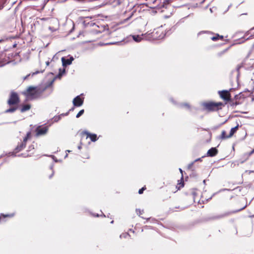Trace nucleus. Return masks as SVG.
Segmentation results:
<instances>
[{"mask_svg": "<svg viewBox=\"0 0 254 254\" xmlns=\"http://www.w3.org/2000/svg\"><path fill=\"white\" fill-rule=\"evenodd\" d=\"M81 147L80 146H78V148L80 149Z\"/></svg>", "mask_w": 254, "mask_h": 254, "instance_id": "obj_35", "label": "nucleus"}, {"mask_svg": "<svg viewBox=\"0 0 254 254\" xmlns=\"http://www.w3.org/2000/svg\"><path fill=\"white\" fill-rule=\"evenodd\" d=\"M179 170H180V171L181 172V173H183L182 170L181 169H180Z\"/></svg>", "mask_w": 254, "mask_h": 254, "instance_id": "obj_33", "label": "nucleus"}, {"mask_svg": "<svg viewBox=\"0 0 254 254\" xmlns=\"http://www.w3.org/2000/svg\"><path fill=\"white\" fill-rule=\"evenodd\" d=\"M136 212L138 216H140L141 218H144L143 217H141V215L143 214L144 213L143 210H141L140 209H136Z\"/></svg>", "mask_w": 254, "mask_h": 254, "instance_id": "obj_22", "label": "nucleus"}, {"mask_svg": "<svg viewBox=\"0 0 254 254\" xmlns=\"http://www.w3.org/2000/svg\"><path fill=\"white\" fill-rule=\"evenodd\" d=\"M65 72V69L64 68H60L59 69V73L58 74V76L60 78L62 75Z\"/></svg>", "mask_w": 254, "mask_h": 254, "instance_id": "obj_21", "label": "nucleus"}, {"mask_svg": "<svg viewBox=\"0 0 254 254\" xmlns=\"http://www.w3.org/2000/svg\"><path fill=\"white\" fill-rule=\"evenodd\" d=\"M193 163H191V164H189L188 166V168L189 169H190L191 167L193 166Z\"/></svg>", "mask_w": 254, "mask_h": 254, "instance_id": "obj_31", "label": "nucleus"}, {"mask_svg": "<svg viewBox=\"0 0 254 254\" xmlns=\"http://www.w3.org/2000/svg\"><path fill=\"white\" fill-rule=\"evenodd\" d=\"M240 95H235L234 98L232 99L230 102V107L235 108L237 106L243 103V101L240 99Z\"/></svg>", "mask_w": 254, "mask_h": 254, "instance_id": "obj_9", "label": "nucleus"}, {"mask_svg": "<svg viewBox=\"0 0 254 254\" xmlns=\"http://www.w3.org/2000/svg\"><path fill=\"white\" fill-rule=\"evenodd\" d=\"M232 89H230L229 90H223L218 91V94L221 99H222L224 101L223 104H227V103H229L230 105V102H231L232 98L230 92L231 91Z\"/></svg>", "mask_w": 254, "mask_h": 254, "instance_id": "obj_4", "label": "nucleus"}, {"mask_svg": "<svg viewBox=\"0 0 254 254\" xmlns=\"http://www.w3.org/2000/svg\"><path fill=\"white\" fill-rule=\"evenodd\" d=\"M150 218H147V219H146V220H147V221H148V220H150Z\"/></svg>", "mask_w": 254, "mask_h": 254, "instance_id": "obj_34", "label": "nucleus"}, {"mask_svg": "<svg viewBox=\"0 0 254 254\" xmlns=\"http://www.w3.org/2000/svg\"><path fill=\"white\" fill-rule=\"evenodd\" d=\"M46 88L39 86H29L23 92V94L28 100H33L40 98Z\"/></svg>", "mask_w": 254, "mask_h": 254, "instance_id": "obj_1", "label": "nucleus"}, {"mask_svg": "<svg viewBox=\"0 0 254 254\" xmlns=\"http://www.w3.org/2000/svg\"><path fill=\"white\" fill-rule=\"evenodd\" d=\"M204 33H208L211 34H213L214 36L211 37V39L213 41H216L218 40H223L224 37L222 35H220L218 34H215L212 32L205 31Z\"/></svg>", "mask_w": 254, "mask_h": 254, "instance_id": "obj_13", "label": "nucleus"}, {"mask_svg": "<svg viewBox=\"0 0 254 254\" xmlns=\"http://www.w3.org/2000/svg\"><path fill=\"white\" fill-rule=\"evenodd\" d=\"M84 112V110L83 109L80 110L78 113L76 115V117L77 118H79L81 115H82L83 114Z\"/></svg>", "mask_w": 254, "mask_h": 254, "instance_id": "obj_25", "label": "nucleus"}, {"mask_svg": "<svg viewBox=\"0 0 254 254\" xmlns=\"http://www.w3.org/2000/svg\"><path fill=\"white\" fill-rule=\"evenodd\" d=\"M80 135L81 137V140H83L84 139H87L90 138L91 141H95L97 140V136L96 134L90 133L87 131H82L80 132Z\"/></svg>", "mask_w": 254, "mask_h": 254, "instance_id": "obj_8", "label": "nucleus"}, {"mask_svg": "<svg viewBox=\"0 0 254 254\" xmlns=\"http://www.w3.org/2000/svg\"><path fill=\"white\" fill-rule=\"evenodd\" d=\"M146 189V187L145 186H144L141 189L139 190L138 193L140 194H142L143 193L144 190H145Z\"/></svg>", "mask_w": 254, "mask_h": 254, "instance_id": "obj_26", "label": "nucleus"}, {"mask_svg": "<svg viewBox=\"0 0 254 254\" xmlns=\"http://www.w3.org/2000/svg\"><path fill=\"white\" fill-rule=\"evenodd\" d=\"M218 151L215 147H212L207 151V154L208 156L213 157L218 154Z\"/></svg>", "mask_w": 254, "mask_h": 254, "instance_id": "obj_16", "label": "nucleus"}, {"mask_svg": "<svg viewBox=\"0 0 254 254\" xmlns=\"http://www.w3.org/2000/svg\"><path fill=\"white\" fill-rule=\"evenodd\" d=\"M31 133L30 131L26 133V136L23 138V139L20 142H19L14 149L15 153H18L22 150L26 145L27 140L31 138Z\"/></svg>", "mask_w": 254, "mask_h": 254, "instance_id": "obj_5", "label": "nucleus"}, {"mask_svg": "<svg viewBox=\"0 0 254 254\" xmlns=\"http://www.w3.org/2000/svg\"><path fill=\"white\" fill-rule=\"evenodd\" d=\"M74 107L72 108L71 109H70V110H69V111H73V110H74Z\"/></svg>", "mask_w": 254, "mask_h": 254, "instance_id": "obj_32", "label": "nucleus"}, {"mask_svg": "<svg viewBox=\"0 0 254 254\" xmlns=\"http://www.w3.org/2000/svg\"><path fill=\"white\" fill-rule=\"evenodd\" d=\"M244 208H245V207H242V208H240V209H238V210H234V211H231V212H228L227 214V215H230V214H232V213H235L238 212H239V211H241V210H243V209H244Z\"/></svg>", "mask_w": 254, "mask_h": 254, "instance_id": "obj_24", "label": "nucleus"}, {"mask_svg": "<svg viewBox=\"0 0 254 254\" xmlns=\"http://www.w3.org/2000/svg\"><path fill=\"white\" fill-rule=\"evenodd\" d=\"M225 106V104L223 102H215L212 101L204 102L202 104V107L203 110L207 112H218L222 110Z\"/></svg>", "mask_w": 254, "mask_h": 254, "instance_id": "obj_2", "label": "nucleus"}, {"mask_svg": "<svg viewBox=\"0 0 254 254\" xmlns=\"http://www.w3.org/2000/svg\"><path fill=\"white\" fill-rule=\"evenodd\" d=\"M180 181V182L178 183L177 185L174 186L175 189H172V192H175L184 186V182L183 181V177H182L181 180Z\"/></svg>", "mask_w": 254, "mask_h": 254, "instance_id": "obj_15", "label": "nucleus"}, {"mask_svg": "<svg viewBox=\"0 0 254 254\" xmlns=\"http://www.w3.org/2000/svg\"><path fill=\"white\" fill-rule=\"evenodd\" d=\"M14 215V213H10L7 214H0V223H4L6 221V218H11Z\"/></svg>", "mask_w": 254, "mask_h": 254, "instance_id": "obj_12", "label": "nucleus"}, {"mask_svg": "<svg viewBox=\"0 0 254 254\" xmlns=\"http://www.w3.org/2000/svg\"><path fill=\"white\" fill-rule=\"evenodd\" d=\"M165 32L162 27L154 29V30L148 34V37L152 40H157L163 39L165 36Z\"/></svg>", "mask_w": 254, "mask_h": 254, "instance_id": "obj_3", "label": "nucleus"}, {"mask_svg": "<svg viewBox=\"0 0 254 254\" xmlns=\"http://www.w3.org/2000/svg\"><path fill=\"white\" fill-rule=\"evenodd\" d=\"M20 102V99L18 94L14 91L10 93L9 99L7 101V104L9 106L18 104Z\"/></svg>", "mask_w": 254, "mask_h": 254, "instance_id": "obj_6", "label": "nucleus"}, {"mask_svg": "<svg viewBox=\"0 0 254 254\" xmlns=\"http://www.w3.org/2000/svg\"><path fill=\"white\" fill-rule=\"evenodd\" d=\"M17 107H12L7 109L6 111V113H12L15 111L17 109Z\"/></svg>", "mask_w": 254, "mask_h": 254, "instance_id": "obj_23", "label": "nucleus"}, {"mask_svg": "<svg viewBox=\"0 0 254 254\" xmlns=\"http://www.w3.org/2000/svg\"><path fill=\"white\" fill-rule=\"evenodd\" d=\"M31 109V105L30 104H25L23 105L20 111L21 113L25 112Z\"/></svg>", "mask_w": 254, "mask_h": 254, "instance_id": "obj_17", "label": "nucleus"}, {"mask_svg": "<svg viewBox=\"0 0 254 254\" xmlns=\"http://www.w3.org/2000/svg\"><path fill=\"white\" fill-rule=\"evenodd\" d=\"M230 48V47H228V48L225 49L224 50H223V51L220 52L218 53V55L219 56H221L222 54H223L224 53L226 52L229 49V48Z\"/></svg>", "mask_w": 254, "mask_h": 254, "instance_id": "obj_28", "label": "nucleus"}, {"mask_svg": "<svg viewBox=\"0 0 254 254\" xmlns=\"http://www.w3.org/2000/svg\"><path fill=\"white\" fill-rule=\"evenodd\" d=\"M236 95H240V99L242 100V101H243V102L244 101L245 97L244 95L243 94V93H240L239 94H237Z\"/></svg>", "mask_w": 254, "mask_h": 254, "instance_id": "obj_29", "label": "nucleus"}, {"mask_svg": "<svg viewBox=\"0 0 254 254\" xmlns=\"http://www.w3.org/2000/svg\"><path fill=\"white\" fill-rule=\"evenodd\" d=\"M221 139H226L229 138H230L229 135H227L226 131L225 130H222L221 134Z\"/></svg>", "mask_w": 254, "mask_h": 254, "instance_id": "obj_19", "label": "nucleus"}, {"mask_svg": "<svg viewBox=\"0 0 254 254\" xmlns=\"http://www.w3.org/2000/svg\"><path fill=\"white\" fill-rule=\"evenodd\" d=\"M238 128L239 125H237V126H236L235 127L232 128L229 133V136L231 137L234 134V133H235L237 132Z\"/></svg>", "mask_w": 254, "mask_h": 254, "instance_id": "obj_18", "label": "nucleus"}, {"mask_svg": "<svg viewBox=\"0 0 254 254\" xmlns=\"http://www.w3.org/2000/svg\"><path fill=\"white\" fill-rule=\"evenodd\" d=\"M133 39L136 42H139L141 40V38L138 36H133Z\"/></svg>", "mask_w": 254, "mask_h": 254, "instance_id": "obj_27", "label": "nucleus"}, {"mask_svg": "<svg viewBox=\"0 0 254 254\" xmlns=\"http://www.w3.org/2000/svg\"><path fill=\"white\" fill-rule=\"evenodd\" d=\"M180 107L182 108H185L188 110L190 109V105L188 103H183L180 104Z\"/></svg>", "mask_w": 254, "mask_h": 254, "instance_id": "obj_20", "label": "nucleus"}, {"mask_svg": "<svg viewBox=\"0 0 254 254\" xmlns=\"http://www.w3.org/2000/svg\"><path fill=\"white\" fill-rule=\"evenodd\" d=\"M249 20V17L247 13H243L238 17V21L239 22H245Z\"/></svg>", "mask_w": 254, "mask_h": 254, "instance_id": "obj_14", "label": "nucleus"}, {"mask_svg": "<svg viewBox=\"0 0 254 254\" xmlns=\"http://www.w3.org/2000/svg\"><path fill=\"white\" fill-rule=\"evenodd\" d=\"M34 145H31L29 146V151H30L31 150H34Z\"/></svg>", "mask_w": 254, "mask_h": 254, "instance_id": "obj_30", "label": "nucleus"}, {"mask_svg": "<svg viewBox=\"0 0 254 254\" xmlns=\"http://www.w3.org/2000/svg\"><path fill=\"white\" fill-rule=\"evenodd\" d=\"M49 130V127L47 126H39L35 130L36 136H40L46 135Z\"/></svg>", "mask_w": 254, "mask_h": 254, "instance_id": "obj_7", "label": "nucleus"}, {"mask_svg": "<svg viewBox=\"0 0 254 254\" xmlns=\"http://www.w3.org/2000/svg\"><path fill=\"white\" fill-rule=\"evenodd\" d=\"M73 60L74 59L72 57H70L68 59H66L65 57H62L61 60L63 66L64 67H66V66L71 64Z\"/></svg>", "mask_w": 254, "mask_h": 254, "instance_id": "obj_10", "label": "nucleus"}, {"mask_svg": "<svg viewBox=\"0 0 254 254\" xmlns=\"http://www.w3.org/2000/svg\"><path fill=\"white\" fill-rule=\"evenodd\" d=\"M83 103V99H82L80 96H77L73 100V104L74 106L80 107L82 105Z\"/></svg>", "mask_w": 254, "mask_h": 254, "instance_id": "obj_11", "label": "nucleus"}, {"mask_svg": "<svg viewBox=\"0 0 254 254\" xmlns=\"http://www.w3.org/2000/svg\"><path fill=\"white\" fill-rule=\"evenodd\" d=\"M252 100H253V101H254V98H253L252 99Z\"/></svg>", "mask_w": 254, "mask_h": 254, "instance_id": "obj_36", "label": "nucleus"}]
</instances>
